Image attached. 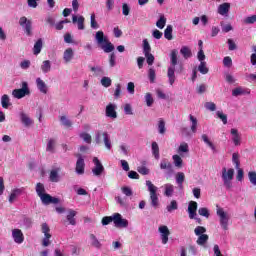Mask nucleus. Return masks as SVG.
<instances>
[{"mask_svg":"<svg viewBox=\"0 0 256 256\" xmlns=\"http://www.w3.org/2000/svg\"><path fill=\"white\" fill-rule=\"evenodd\" d=\"M198 71L202 75H207V73H209V68H207V62H200L199 66H198Z\"/></svg>","mask_w":256,"mask_h":256,"instance_id":"obj_47","label":"nucleus"},{"mask_svg":"<svg viewBox=\"0 0 256 256\" xmlns=\"http://www.w3.org/2000/svg\"><path fill=\"white\" fill-rule=\"evenodd\" d=\"M230 9H231V4L225 2L218 6L217 13L219 15H222V17H228Z\"/></svg>","mask_w":256,"mask_h":256,"instance_id":"obj_16","label":"nucleus"},{"mask_svg":"<svg viewBox=\"0 0 256 256\" xmlns=\"http://www.w3.org/2000/svg\"><path fill=\"white\" fill-rule=\"evenodd\" d=\"M1 105L3 107V109H9V107H11V98H9V95L4 94L1 97Z\"/></svg>","mask_w":256,"mask_h":256,"instance_id":"obj_30","label":"nucleus"},{"mask_svg":"<svg viewBox=\"0 0 256 256\" xmlns=\"http://www.w3.org/2000/svg\"><path fill=\"white\" fill-rule=\"evenodd\" d=\"M93 163L95 165L92 169L93 175H95V177H101V175H103V171H105V167H103V164L97 157L93 158Z\"/></svg>","mask_w":256,"mask_h":256,"instance_id":"obj_8","label":"nucleus"},{"mask_svg":"<svg viewBox=\"0 0 256 256\" xmlns=\"http://www.w3.org/2000/svg\"><path fill=\"white\" fill-rule=\"evenodd\" d=\"M165 131H167V129L165 128V120L160 119L158 121V133H160V135H165Z\"/></svg>","mask_w":256,"mask_h":256,"instance_id":"obj_48","label":"nucleus"},{"mask_svg":"<svg viewBox=\"0 0 256 256\" xmlns=\"http://www.w3.org/2000/svg\"><path fill=\"white\" fill-rule=\"evenodd\" d=\"M152 155H154L156 160L160 159L159 144H157V142H152Z\"/></svg>","mask_w":256,"mask_h":256,"instance_id":"obj_42","label":"nucleus"},{"mask_svg":"<svg viewBox=\"0 0 256 256\" xmlns=\"http://www.w3.org/2000/svg\"><path fill=\"white\" fill-rule=\"evenodd\" d=\"M164 189H165L164 195L166 197H173V193L175 191V186L168 183V184L164 185Z\"/></svg>","mask_w":256,"mask_h":256,"instance_id":"obj_34","label":"nucleus"},{"mask_svg":"<svg viewBox=\"0 0 256 256\" xmlns=\"http://www.w3.org/2000/svg\"><path fill=\"white\" fill-rule=\"evenodd\" d=\"M173 159V164L175 167H177V169H181L183 167V159L181 158V156L175 154L172 156Z\"/></svg>","mask_w":256,"mask_h":256,"instance_id":"obj_35","label":"nucleus"},{"mask_svg":"<svg viewBox=\"0 0 256 256\" xmlns=\"http://www.w3.org/2000/svg\"><path fill=\"white\" fill-rule=\"evenodd\" d=\"M19 25L21 27H23V29H24L26 35H28V37H31V35H33V33L31 32L32 22H31V20H28L27 17H25V16L21 17L19 20Z\"/></svg>","mask_w":256,"mask_h":256,"instance_id":"obj_9","label":"nucleus"},{"mask_svg":"<svg viewBox=\"0 0 256 256\" xmlns=\"http://www.w3.org/2000/svg\"><path fill=\"white\" fill-rule=\"evenodd\" d=\"M244 23H246V25H253V23H256V15H252V16L247 17L244 20Z\"/></svg>","mask_w":256,"mask_h":256,"instance_id":"obj_64","label":"nucleus"},{"mask_svg":"<svg viewBox=\"0 0 256 256\" xmlns=\"http://www.w3.org/2000/svg\"><path fill=\"white\" fill-rule=\"evenodd\" d=\"M216 115H217V118H218V119H221V121H222V123H223L224 125H227V115H226V114H224V113L221 112V111H217V112H216Z\"/></svg>","mask_w":256,"mask_h":256,"instance_id":"obj_62","label":"nucleus"},{"mask_svg":"<svg viewBox=\"0 0 256 256\" xmlns=\"http://www.w3.org/2000/svg\"><path fill=\"white\" fill-rule=\"evenodd\" d=\"M180 53L181 55H183L184 59H189V57H192V53H191V49H189V47L187 46H183L181 49H180Z\"/></svg>","mask_w":256,"mask_h":256,"instance_id":"obj_43","label":"nucleus"},{"mask_svg":"<svg viewBox=\"0 0 256 256\" xmlns=\"http://www.w3.org/2000/svg\"><path fill=\"white\" fill-rule=\"evenodd\" d=\"M175 180L180 189H183V183H185V173L178 172L175 175Z\"/></svg>","mask_w":256,"mask_h":256,"instance_id":"obj_29","label":"nucleus"},{"mask_svg":"<svg viewBox=\"0 0 256 256\" xmlns=\"http://www.w3.org/2000/svg\"><path fill=\"white\" fill-rule=\"evenodd\" d=\"M31 67V60H24L20 62V68L26 71V69H29Z\"/></svg>","mask_w":256,"mask_h":256,"instance_id":"obj_63","label":"nucleus"},{"mask_svg":"<svg viewBox=\"0 0 256 256\" xmlns=\"http://www.w3.org/2000/svg\"><path fill=\"white\" fill-rule=\"evenodd\" d=\"M102 87H111L112 80L111 78L104 76L100 81Z\"/></svg>","mask_w":256,"mask_h":256,"instance_id":"obj_54","label":"nucleus"},{"mask_svg":"<svg viewBox=\"0 0 256 256\" xmlns=\"http://www.w3.org/2000/svg\"><path fill=\"white\" fill-rule=\"evenodd\" d=\"M51 69H52L51 60L42 61V64L40 65V71H42L44 75H47V73H51Z\"/></svg>","mask_w":256,"mask_h":256,"instance_id":"obj_22","label":"nucleus"},{"mask_svg":"<svg viewBox=\"0 0 256 256\" xmlns=\"http://www.w3.org/2000/svg\"><path fill=\"white\" fill-rule=\"evenodd\" d=\"M41 49H43V39H38L33 47V54L39 55L41 53Z\"/></svg>","mask_w":256,"mask_h":256,"instance_id":"obj_33","label":"nucleus"},{"mask_svg":"<svg viewBox=\"0 0 256 256\" xmlns=\"http://www.w3.org/2000/svg\"><path fill=\"white\" fill-rule=\"evenodd\" d=\"M143 53L144 55H148V53H151V45L149 44V41H147V39L143 40Z\"/></svg>","mask_w":256,"mask_h":256,"instance_id":"obj_53","label":"nucleus"},{"mask_svg":"<svg viewBox=\"0 0 256 256\" xmlns=\"http://www.w3.org/2000/svg\"><path fill=\"white\" fill-rule=\"evenodd\" d=\"M194 233L197 237L201 236V235H205V233H207V228L203 227V226H197L194 229Z\"/></svg>","mask_w":256,"mask_h":256,"instance_id":"obj_51","label":"nucleus"},{"mask_svg":"<svg viewBox=\"0 0 256 256\" xmlns=\"http://www.w3.org/2000/svg\"><path fill=\"white\" fill-rule=\"evenodd\" d=\"M178 153H189V145L185 142L178 147Z\"/></svg>","mask_w":256,"mask_h":256,"instance_id":"obj_58","label":"nucleus"},{"mask_svg":"<svg viewBox=\"0 0 256 256\" xmlns=\"http://www.w3.org/2000/svg\"><path fill=\"white\" fill-rule=\"evenodd\" d=\"M146 187H148V191L150 193V201L151 205L154 209L159 207V196L157 195V186H154L151 180L146 181Z\"/></svg>","mask_w":256,"mask_h":256,"instance_id":"obj_5","label":"nucleus"},{"mask_svg":"<svg viewBox=\"0 0 256 256\" xmlns=\"http://www.w3.org/2000/svg\"><path fill=\"white\" fill-rule=\"evenodd\" d=\"M80 138L83 139V141H85V143H89L91 144V134L87 133V132H83L80 134Z\"/></svg>","mask_w":256,"mask_h":256,"instance_id":"obj_61","label":"nucleus"},{"mask_svg":"<svg viewBox=\"0 0 256 256\" xmlns=\"http://www.w3.org/2000/svg\"><path fill=\"white\" fill-rule=\"evenodd\" d=\"M90 240L92 247H95V249H101L102 244L99 239H97V236H95V234H90Z\"/></svg>","mask_w":256,"mask_h":256,"instance_id":"obj_37","label":"nucleus"},{"mask_svg":"<svg viewBox=\"0 0 256 256\" xmlns=\"http://www.w3.org/2000/svg\"><path fill=\"white\" fill-rule=\"evenodd\" d=\"M94 141L96 145H104L107 151H111V136L107 131L98 130L95 133Z\"/></svg>","mask_w":256,"mask_h":256,"instance_id":"obj_2","label":"nucleus"},{"mask_svg":"<svg viewBox=\"0 0 256 256\" xmlns=\"http://www.w3.org/2000/svg\"><path fill=\"white\" fill-rule=\"evenodd\" d=\"M55 145H57L55 139L48 140L46 151H48V153H55Z\"/></svg>","mask_w":256,"mask_h":256,"instance_id":"obj_40","label":"nucleus"},{"mask_svg":"<svg viewBox=\"0 0 256 256\" xmlns=\"http://www.w3.org/2000/svg\"><path fill=\"white\" fill-rule=\"evenodd\" d=\"M105 114L109 119H117V105L109 103L106 106Z\"/></svg>","mask_w":256,"mask_h":256,"instance_id":"obj_11","label":"nucleus"},{"mask_svg":"<svg viewBox=\"0 0 256 256\" xmlns=\"http://www.w3.org/2000/svg\"><path fill=\"white\" fill-rule=\"evenodd\" d=\"M72 23H77L78 29L80 31H83V29H85V17H83V16L77 17L76 15H73Z\"/></svg>","mask_w":256,"mask_h":256,"instance_id":"obj_21","label":"nucleus"},{"mask_svg":"<svg viewBox=\"0 0 256 256\" xmlns=\"http://www.w3.org/2000/svg\"><path fill=\"white\" fill-rule=\"evenodd\" d=\"M90 27L92 29H99V24L97 23V20H95V13H92L90 16Z\"/></svg>","mask_w":256,"mask_h":256,"instance_id":"obj_55","label":"nucleus"},{"mask_svg":"<svg viewBox=\"0 0 256 256\" xmlns=\"http://www.w3.org/2000/svg\"><path fill=\"white\" fill-rule=\"evenodd\" d=\"M117 65V56L115 55V52H112L109 56V68L113 69Z\"/></svg>","mask_w":256,"mask_h":256,"instance_id":"obj_49","label":"nucleus"},{"mask_svg":"<svg viewBox=\"0 0 256 256\" xmlns=\"http://www.w3.org/2000/svg\"><path fill=\"white\" fill-rule=\"evenodd\" d=\"M36 193H37L38 197L45 195V186L42 183L36 184Z\"/></svg>","mask_w":256,"mask_h":256,"instance_id":"obj_50","label":"nucleus"},{"mask_svg":"<svg viewBox=\"0 0 256 256\" xmlns=\"http://www.w3.org/2000/svg\"><path fill=\"white\" fill-rule=\"evenodd\" d=\"M230 135H232L231 139L235 147H239V145H241V134H239V130H237L236 128H232L230 130Z\"/></svg>","mask_w":256,"mask_h":256,"instance_id":"obj_17","label":"nucleus"},{"mask_svg":"<svg viewBox=\"0 0 256 256\" xmlns=\"http://www.w3.org/2000/svg\"><path fill=\"white\" fill-rule=\"evenodd\" d=\"M95 40L97 45L101 46V49L104 50V53H112V51H115V46L113 43L109 41L107 36H105V33L103 31H98L95 34Z\"/></svg>","mask_w":256,"mask_h":256,"instance_id":"obj_1","label":"nucleus"},{"mask_svg":"<svg viewBox=\"0 0 256 256\" xmlns=\"http://www.w3.org/2000/svg\"><path fill=\"white\" fill-rule=\"evenodd\" d=\"M90 71L94 73L95 77H103V75H105V71L101 66L91 67Z\"/></svg>","mask_w":256,"mask_h":256,"instance_id":"obj_36","label":"nucleus"},{"mask_svg":"<svg viewBox=\"0 0 256 256\" xmlns=\"http://www.w3.org/2000/svg\"><path fill=\"white\" fill-rule=\"evenodd\" d=\"M75 215H77V211L73 209L68 210L66 219L70 223V225H76L77 222L75 221Z\"/></svg>","mask_w":256,"mask_h":256,"instance_id":"obj_31","label":"nucleus"},{"mask_svg":"<svg viewBox=\"0 0 256 256\" xmlns=\"http://www.w3.org/2000/svg\"><path fill=\"white\" fill-rule=\"evenodd\" d=\"M59 121L63 127H67L68 129L73 127V122L66 115L59 116Z\"/></svg>","mask_w":256,"mask_h":256,"instance_id":"obj_28","label":"nucleus"},{"mask_svg":"<svg viewBox=\"0 0 256 256\" xmlns=\"http://www.w3.org/2000/svg\"><path fill=\"white\" fill-rule=\"evenodd\" d=\"M167 77H168V83L170 85H173V83H175V67L173 66H169L168 67V71H167Z\"/></svg>","mask_w":256,"mask_h":256,"instance_id":"obj_27","label":"nucleus"},{"mask_svg":"<svg viewBox=\"0 0 256 256\" xmlns=\"http://www.w3.org/2000/svg\"><path fill=\"white\" fill-rule=\"evenodd\" d=\"M114 225L115 227H129V221H127V219H123L121 217V214L119 213H115L114 214Z\"/></svg>","mask_w":256,"mask_h":256,"instance_id":"obj_13","label":"nucleus"},{"mask_svg":"<svg viewBox=\"0 0 256 256\" xmlns=\"http://www.w3.org/2000/svg\"><path fill=\"white\" fill-rule=\"evenodd\" d=\"M232 162L235 165V169H239L241 162L239 161V154L238 153H233L232 154Z\"/></svg>","mask_w":256,"mask_h":256,"instance_id":"obj_56","label":"nucleus"},{"mask_svg":"<svg viewBox=\"0 0 256 256\" xmlns=\"http://www.w3.org/2000/svg\"><path fill=\"white\" fill-rule=\"evenodd\" d=\"M189 119H190V121H191V123H192V125H191V131H192V133H197V125H198V121H197V118L195 117V116H193V115H189Z\"/></svg>","mask_w":256,"mask_h":256,"instance_id":"obj_46","label":"nucleus"},{"mask_svg":"<svg viewBox=\"0 0 256 256\" xmlns=\"http://www.w3.org/2000/svg\"><path fill=\"white\" fill-rule=\"evenodd\" d=\"M75 171L77 175H83L85 173V160L81 155H78Z\"/></svg>","mask_w":256,"mask_h":256,"instance_id":"obj_15","label":"nucleus"},{"mask_svg":"<svg viewBox=\"0 0 256 256\" xmlns=\"http://www.w3.org/2000/svg\"><path fill=\"white\" fill-rule=\"evenodd\" d=\"M40 200L42 201L43 205H50V203L57 205V203H59V198H54L47 193L42 194L40 196Z\"/></svg>","mask_w":256,"mask_h":256,"instance_id":"obj_14","label":"nucleus"},{"mask_svg":"<svg viewBox=\"0 0 256 256\" xmlns=\"http://www.w3.org/2000/svg\"><path fill=\"white\" fill-rule=\"evenodd\" d=\"M216 214L219 217L220 227H222L224 231H229V219H231L229 214L225 212V209L219 206L216 208Z\"/></svg>","mask_w":256,"mask_h":256,"instance_id":"obj_4","label":"nucleus"},{"mask_svg":"<svg viewBox=\"0 0 256 256\" xmlns=\"http://www.w3.org/2000/svg\"><path fill=\"white\" fill-rule=\"evenodd\" d=\"M168 213H172V211H177L179 209V204L177 203V200H172L170 202V205L166 207Z\"/></svg>","mask_w":256,"mask_h":256,"instance_id":"obj_45","label":"nucleus"},{"mask_svg":"<svg viewBox=\"0 0 256 256\" xmlns=\"http://www.w3.org/2000/svg\"><path fill=\"white\" fill-rule=\"evenodd\" d=\"M201 139L212 151H216L215 144L209 140V136H207V134H202Z\"/></svg>","mask_w":256,"mask_h":256,"instance_id":"obj_39","label":"nucleus"},{"mask_svg":"<svg viewBox=\"0 0 256 256\" xmlns=\"http://www.w3.org/2000/svg\"><path fill=\"white\" fill-rule=\"evenodd\" d=\"M61 171V168L54 169L50 171L49 179L52 183H59V172Z\"/></svg>","mask_w":256,"mask_h":256,"instance_id":"obj_26","label":"nucleus"},{"mask_svg":"<svg viewBox=\"0 0 256 256\" xmlns=\"http://www.w3.org/2000/svg\"><path fill=\"white\" fill-rule=\"evenodd\" d=\"M155 69L153 68H149L148 69V79L150 81V83H155Z\"/></svg>","mask_w":256,"mask_h":256,"instance_id":"obj_60","label":"nucleus"},{"mask_svg":"<svg viewBox=\"0 0 256 256\" xmlns=\"http://www.w3.org/2000/svg\"><path fill=\"white\" fill-rule=\"evenodd\" d=\"M248 178L250 183L256 187V172L255 171L248 172Z\"/></svg>","mask_w":256,"mask_h":256,"instance_id":"obj_59","label":"nucleus"},{"mask_svg":"<svg viewBox=\"0 0 256 256\" xmlns=\"http://www.w3.org/2000/svg\"><path fill=\"white\" fill-rule=\"evenodd\" d=\"M160 169L162 171H168V173H173V164L164 158L160 162Z\"/></svg>","mask_w":256,"mask_h":256,"instance_id":"obj_20","label":"nucleus"},{"mask_svg":"<svg viewBox=\"0 0 256 256\" xmlns=\"http://www.w3.org/2000/svg\"><path fill=\"white\" fill-rule=\"evenodd\" d=\"M158 231L160 233L163 245H167V243L169 242V235H171L169 227H167L166 225H162L158 228Z\"/></svg>","mask_w":256,"mask_h":256,"instance_id":"obj_10","label":"nucleus"},{"mask_svg":"<svg viewBox=\"0 0 256 256\" xmlns=\"http://www.w3.org/2000/svg\"><path fill=\"white\" fill-rule=\"evenodd\" d=\"M41 231L44 234V238L42 240L43 247H49L51 245V241L49 240L51 238V228H49V225L47 223H43L41 225Z\"/></svg>","mask_w":256,"mask_h":256,"instance_id":"obj_7","label":"nucleus"},{"mask_svg":"<svg viewBox=\"0 0 256 256\" xmlns=\"http://www.w3.org/2000/svg\"><path fill=\"white\" fill-rule=\"evenodd\" d=\"M177 55H178V52L177 50H172L171 51V54H170V67H176L177 66Z\"/></svg>","mask_w":256,"mask_h":256,"instance_id":"obj_41","label":"nucleus"},{"mask_svg":"<svg viewBox=\"0 0 256 256\" xmlns=\"http://www.w3.org/2000/svg\"><path fill=\"white\" fill-rule=\"evenodd\" d=\"M22 193H23V188L13 189L8 199L9 203H13Z\"/></svg>","mask_w":256,"mask_h":256,"instance_id":"obj_25","label":"nucleus"},{"mask_svg":"<svg viewBox=\"0 0 256 256\" xmlns=\"http://www.w3.org/2000/svg\"><path fill=\"white\" fill-rule=\"evenodd\" d=\"M197 207H198V204L196 201L189 202L188 204L189 219H195V217H197Z\"/></svg>","mask_w":256,"mask_h":256,"instance_id":"obj_18","label":"nucleus"},{"mask_svg":"<svg viewBox=\"0 0 256 256\" xmlns=\"http://www.w3.org/2000/svg\"><path fill=\"white\" fill-rule=\"evenodd\" d=\"M36 87L40 91V93H43V95H47L49 88L47 87V84L43 79L36 78Z\"/></svg>","mask_w":256,"mask_h":256,"instance_id":"obj_19","label":"nucleus"},{"mask_svg":"<svg viewBox=\"0 0 256 256\" xmlns=\"http://www.w3.org/2000/svg\"><path fill=\"white\" fill-rule=\"evenodd\" d=\"M198 213H199V215H201V217H205L206 219H209V217L211 215L209 213V209L206 207L199 208Z\"/></svg>","mask_w":256,"mask_h":256,"instance_id":"obj_52","label":"nucleus"},{"mask_svg":"<svg viewBox=\"0 0 256 256\" xmlns=\"http://www.w3.org/2000/svg\"><path fill=\"white\" fill-rule=\"evenodd\" d=\"M20 121L23 123L24 127H31L33 125V120L25 112L20 113Z\"/></svg>","mask_w":256,"mask_h":256,"instance_id":"obj_24","label":"nucleus"},{"mask_svg":"<svg viewBox=\"0 0 256 256\" xmlns=\"http://www.w3.org/2000/svg\"><path fill=\"white\" fill-rule=\"evenodd\" d=\"M73 57H75V52H73V48H67L63 54L64 62L71 63V61H73Z\"/></svg>","mask_w":256,"mask_h":256,"instance_id":"obj_23","label":"nucleus"},{"mask_svg":"<svg viewBox=\"0 0 256 256\" xmlns=\"http://www.w3.org/2000/svg\"><path fill=\"white\" fill-rule=\"evenodd\" d=\"M165 25H167V18H165V15H161L159 20L156 22V27H158V29H164Z\"/></svg>","mask_w":256,"mask_h":256,"instance_id":"obj_44","label":"nucleus"},{"mask_svg":"<svg viewBox=\"0 0 256 256\" xmlns=\"http://www.w3.org/2000/svg\"><path fill=\"white\" fill-rule=\"evenodd\" d=\"M164 37L168 41L173 40V26L168 25L164 31Z\"/></svg>","mask_w":256,"mask_h":256,"instance_id":"obj_38","label":"nucleus"},{"mask_svg":"<svg viewBox=\"0 0 256 256\" xmlns=\"http://www.w3.org/2000/svg\"><path fill=\"white\" fill-rule=\"evenodd\" d=\"M208 241H209V235L203 234L201 236H198V239L196 240V243L200 247H205V245H207Z\"/></svg>","mask_w":256,"mask_h":256,"instance_id":"obj_32","label":"nucleus"},{"mask_svg":"<svg viewBox=\"0 0 256 256\" xmlns=\"http://www.w3.org/2000/svg\"><path fill=\"white\" fill-rule=\"evenodd\" d=\"M12 238L15 243L21 245L25 241V236L23 235V231L21 229H13L12 230Z\"/></svg>","mask_w":256,"mask_h":256,"instance_id":"obj_12","label":"nucleus"},{"mask_svg":"<svg viewBox=\"0 0 256 256\" xmlns=\"http://www.w3.org/2000/svg\"><path fill=\"white\" fill-rule=\"evenodd\" d=\"M112 221H115V214L113 216H105L102 218V225H109V223H112Z\"/></svg>","mask_w":256,"mask_h":256,"instance_id":"obj_57","label":"nucleus"},{"mask_svg":"<svg viewBox=\"0 0 256 256\" xmlns=\"http://www.w3.org/2000/svg\"><path fill=\"white\" fill-rule=\"evenodd\" d=\"M221 177H222L224 187L226 189H231L233 187L235 169L233 168L227 169L226 167H223Z\"/></svg>","mask_w":256,"mask_h":256,"instance_id":"obj_3","label":"nucleus"},{"mask_svg":"<svg viewBox=\"0 0 256 256\" xmlns=\"http://www.w3.org/2000/svg\"><path fill=\"white\" fill-rule=\"evenodd\" d=\"M12 95L15 99H23L26 95H31L29 84L27 82H22V88L14 89Z\"/></svg>","mask_w":256,"mask_h":256,"instance_id":"obj_6","label":"nucleus"}]
</instances>
